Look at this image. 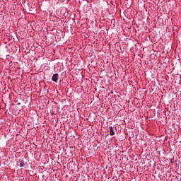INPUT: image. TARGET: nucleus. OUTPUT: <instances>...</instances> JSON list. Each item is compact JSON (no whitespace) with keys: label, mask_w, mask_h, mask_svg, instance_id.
Masks as SVG:
<instances>
[{"label":"nucleus","mask_w":181,"mask_h":181,"mask_svg":"<svg viewBox=\"0 0 181 181\" xmlns=\"http://www.w3.org/2000/svg\"><path fill=\"white\" fill-rule=\"evenodd\" d=\"M52 81L57 83V81H59V74H54L52 78Z\"/></svg>","instance_id":"f257e3e1"},{"label":"nucleus","mask_w":181,"mask_h":181,"mask_svg":"<svg viewBox=\"0 0 181 181\" xmlns=\"http://www.w3.org/2000/svg\"><path fill=\"white\" fill-rule=\"evenodd\" d=\"M110 136L115 135V133L114 132V129H112V127H110Z\"/></svg>","instance_id":"f03ea898"},{"label":"nucleus","mask_w":181,"mask_h":181,"mask_svg":"<svg viewBox=\"0 0 181 181\" xmlns=\"http://www.w3.org/2000/svg\"><path fill=\"white\" fill-rule=\"evenodd\" d=\"M20 166H21V168H23V166H25V164H24V163H20Z\"/></svg>","instance_id":"7ed1b4c3"}]
</instances>
